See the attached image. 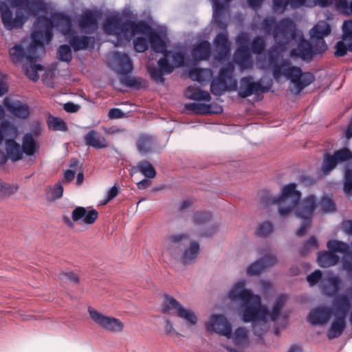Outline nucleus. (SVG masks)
Here are the masks:
<instances>
[{"mask_svg": "<svg viewBox=\"0 0 352 352\" xmlns=\"http://www.w3.org/2000/svg\"><path fill=\"white\" fill-rule=\"evenodd\" d=\"M295 183H289L285 185L280 195L273 196L267 190L261 192V204L263 207L271 204L278 205V212L280 217H287L293 209L299 204L301 192L296 189Z\"/></svg>", "mask_w": 352, "mask_h": 352, "instance_id": "20e7f679", "label": "nucleus"}, {"mask_svg": "<svg viewBox=\"0 0 352 352\" xmlns=\"http://www.w3.org/2000/svg\"><path fill=\"white\" fill-rule=\"evenodd\" d=\"M85 144L97 149L107 147V142L105 138H100L96 130H91L84 137Z\"/></svg>", "mask_w": 352, "mask_h": 352, "instance_id": "72a5a7b5", "label": "nucleus"}, {"mask_svg": "<svg viewBox=\"0 0 352 352\" xmlns=\"http://www.w3.org/2000/svg\"><path fill=\"white\" fill-rule=\"evenodd\" d=\"M21 148L23 154L27 156H32L36 153L38 147L32 133H26L23 135Z\"/></svg>", "mask_w": 352, "mask_h": 352, "instance_id": "c9c22d12", "label": "nucleus"}, {"mask_svg": "<svg viewBox=\"0 0 352 352\" xmlns=\"http://www.w3.org/2000/svg\"><path fill=\"white\" fill-rule=\"evenodd\" d=\"M234 67L232 63H228L222 66L218 76L214 78L210 82V91L216 96H222L230 87L234 89L236 87V82L234 80L232 73Z\"/></svg>", "mask_w": 352, "mask_h": 352, "instance_id": "9d476101", "label": "nucleus"}, {"mask_svg": "<svg viewBox=\"0 0 352 352\" xmlns=\"http://www.w3.org/2000/svg\"><path fill=\"white\" fill-rule=\"evenodd\" d=\"M120 82L122 85L130 87L139 89L142 86V78L124 74L120 76Z\"/></svg>", "mask_w": 352, "mask_h": 352, "instance_id": "49530a36", "label": "nucleus"}, {"mask_svg": "<svg viewBox=\"0 0 352 352\" xmlns=\"http://www.w3.org/2000/svg\"><path fill=\"white\" fill-rule=\"evenodd\" d=\"M161 33L162 35L159 32L151 30L148 37L152 50L155 52L164 54L168 51L166 50V44L162 38V36H165V34L162 32Z\"/></svg>", "mask_w": 352, "mask_h": 352, "instance_id": "2f4dec72", "label": "nucleus"}, {"mask_svg": "<svg viewBox=\"0 0 352 352\" xmlns=\"http://www.w3.org/2000/svg\"><path fill=\"white\" fill-rule=\"evenodd\" d=\"M287 300L286 294H280L276 298L272 306L271 311H268V316L271 321H276L280 316V311Z\"/></svg>", "mask_w": 352, "mask_h": 352, "instance_id": "ea45409f", "label": "nucleus"}, {"mask_svg": "<svg viewBox=\"0 0 352 352\" xmlns=\"http://www.w3.org/2000/svg\"><path fill=\"white\" fill-rule=\"evenodd\" d=\"M338 164L339 163L333 153L332 155L326 153L323 156L321 171L324 175H328L337 166Z\"/></svg>", "mask_w": 352, "mask_h": 352, "instance_id": "a19ab883", "label": "nucleus"}, {"mask_svg": "<svg viewBox=\"0 0 352 352\" xmlns=\"http://www.w3.org/2000/svg\"><path fill=\"white\" fill-rule=\"evenodd\" d=\"M194 222L197 225H202L210 221L211 214L208 212H197L193 214Z\"/></svg>", "mask_w": 352, "mask_h": 352, "instance_id": "69168bd1", "label": "nucleus"}, {"mask_svg": "<svg viewBox=\"0 0 352 352\" xmlns=\"http://www.w3.org/2000/svg\"><path fill=\"white\" fill-rule=\"evenodd\" d=\"M103 30L107 34L114 35L117 37L115 45H122L130 41L131 36L138 33H144L148 35L152 30L149 26L143 21L135 22L126 20L123 22L117 15L108 16L104 24Z\"/></svg>", "mask_w": 352, "mask_h": 352, "instance_id": "7ed1b4c3", "label": "nucleus"}, {"mask_svg": "<svg viewBox=\"0 0 352 352\" xmlns=\"http://www.w3.org/2000/svg\"><path fill=\"white\" fill-rule=\"evenodd\" d=\"M18 186L3 182L0 179V198H4L15 193Z\"/></svg>", "mask_w": 352, "mask_h": 352, "instance_id": "6e6d98bb", "label": "nucleus"}, {"mask_svg": "<svg viewBox=\"0 0 352 352\" xmlns=\"http://www.w3.org/2000/svg\"><path fill=\"white\" fill-rule=\"evenodd\" d=\"M0 130L1 131L3 137H8V139L14 140L18 134L17 128L8 122L1 123L0 125Z\"/></svg>", "mask_w": 352, "mask_h": 352, "instance_id": "864d4df0", "label": "nucleus"}, {"mask_svg": "<svg viewBox=\"0 0 352 352\" xmlns=\"http://www.w3.org/2000/svg\"><path fill=\"white\" fill-rule=\"evenodd\" d=\"M186 95L188 98L193 100L209 102L211 100V96L208 91L201 90L194 86L188 87Z\"/></svg>", "mask_w": 352, "mask_h": 352, "instance_id": "4c0bfd02", "label": "nucleus"}, {"mask_svg": "<svg viewBox=\"0 0 352 352\" xmlns=\"http://www.w3.org/2000/svg\"><path fill=\"white\" fill-rule=\"evenodd\" d=\"M88 313L91 319L98 326L107 331L119 333L123 329L124 324L118 318L104 316L91 307L88 308Z\"/></svg>", "mask_w": 352, "mask_h": 352, "instance_id": "4468645a", "label": "nucleus"}, {"mask_svg": "<svg viewBox=\"0 0 352 352\" xmlns=\"http://www.w3.org/2000/svg\"><path fill=\"white\" fill-rule=\"evenodd\" d=\"M45 43L43 35L34 29L30 39L23 38L9 50L12 62L15 65L23 63L25 75L33 81L38 79V72L43 70V66L36 63V59L38 57V50L43 47Z\"/></svg>", "mask_w": 352, "mask_h": 352, "instance_id": "f257e3e1", "label": "nucleus"}, {"mask_svg": "<svg viewBox=\"0 0 352 352\" xmlns=\"http://www.w3.org/2000/svg\"><path fill=\"white\" fill-rule=\"evenodd\" d=\"M342 34L341 37L352 41V20H347L342 25Z\"/></svg>", "mask_w": 352, "mask_h": 352, "instance_id": "338daca9", "label": "nucleus"}, {"mask_svg": "<svg viewBox=\"0 0 352 352\" xmlns=\"http://www.w3.org/2000/svg\"><path fill=\"white\" fill-rule=\"evenodd\" d=\"M8 157L13 162L21 160L23 157L21 146L14 140L6 139L5 142Z\"/></svg>", "mask_w": 352, "mask_h": 352, "instance_id": "473e14b6", "label": "nucleus"}, {"mask_svg": "<svg viewBox=\"0 0 352 352\" xmlns=\"http://www.w3.org/2000/svg\"><path fill=\"white\" fill-rule=\"evenodd\" d=\"M212 4V17L214 22L217 24L221 23V18L225 10L223 3L220 0H210ZM226 3H229L231 0H223Z\"/></svg>", "mask_w": 352, "mask_h": 352, "instance_id": "c03bdc74", "label": "nucleus"}, {"mask_svg": "<svg viewBox=\"0 0 352 352\" xmlns=\"http://www.w3.org/2000/svg\"><path fill=\"white\" fill-rule=\"evenodd\" d=\"M318 248L317 239L312 236L309 237L303 244L302 247L300 249L299 252L302 255H305L310 248L317 249Z\"/></svg>", "mask_w": 352, "mask_h": 352, "instance_id": "0e129e2a", "label": "nucleus"}, {"mask_svg": "<svg viewBox=\"0 0 352 352\" xmlns=\"http://www.w3.org/2000/svg\"><path fill=\"white\" fill-rule=\"evenodd\" d=\"M234 62L241 71L251 69L253 60L249 47H236Z\"/></svg>", "mask_w": 352, "mask_h": 352, "instance_id": "c85d7f7f", "label": "nucleus"}, {"mask_svg": "<svg viewBox=\"0 0 352 352\" xmlns=\"http://www.w3.org/2000/svg\"><path fill=\"white\" fill-rule=\"evenodd\" d=\"M335 7L344 14H352V1L348 2L347 0H335Z\"/></svg>", "mask_w": 352, "mask_h": 352, "instance_id": "e2e57ef3", "label": "nucleus"}, {"mask_svg": "<svg viewBox=\"0 0 352 352\" xmlns=\"http://www.w3.org/2000/svg\"><path fill=\"white\" fill-rule=\"evenodd\" d=\"M188 76L192 80L204 82L211 78L212 71L205 68H192L188 72Z\"/></svg>", "mask_w": 352, "mask_h": 352, "instance_id": "58836bf2", "label": "nucleus"}, {"mask_svg": "<svg viewBox=\"0 0 352 352\" xmlns=\"http://www.w3.org/2000/svg\"><path fill=\"white\" fill-rule=\"evenodd\" d=\"M255 314L253 315L252 320L244 321L245 322H251L252 324V330L254 334L261 338L268 329L267 316L268 309L263 305L255 308Z\"/></svg>", "mask_w": 352, "mask_h": 352, "instance_id": "6ab92c4d", "label": "nucleus"}, {"mask_svg": "<svg viewBox=\"0 0 352 352\" xmlns=\"http://www.w3.org/2000/svg\"><path fill=\"white\" fill-rule=\"evenodd\" d=\"M137 171L140 172L145 177L148 179L154 178L156 176V170L153 166L146 160H141L138 164Z\"/></svg>", "mask_w": 352, "mask_h": 352, "instance_id": "37998d69", "label": "nucleus"}, {"mask_svg": "<svg viewBox=\"0 0 352 352\" xmlns=\"http://www.w3.org/2000/svg\"><path fill=\"white\" fill-rule=\"evenodd\" d=\"M57 58L62 62L70 63L72 60V46L67 44L60 45L57 50Z\"/></svg>", "mask_w": 352, "mask_h": 352, "instance_id": "09e8293b", "label": "nucleus"}, {"mask_svg": "<svg viewBox=\"0 0 352 352\" xmlns=\"http://www.w3.org/2000/svg\"><path fill=\"white\" fill-rule=\"evenodd\" d=\"M199 252V244L196 241H190V246L180 254L179 258L181 263L184 265H190L194 263Z\"/></svg>", "mask_w": 352, "mask_h": 352, "instance_id": "7c9ffc66", "label": "nucleus"}, {"mask_svg": "<svg viewBox=\"0 0 352 352\" xmlns=\"http://www.w3.org/2000/svg\"><path fill=\"white\" fill-rule=\"evenodd\" d=\"M66 38L75 52L85 50H92L95 46L96 40L94 36H78L74 30Z\"/></svg>", "mask_w": 352, "mask_h": 352, "instance_id": "b1692460", "label": "nucleus"}, {"mask_svg": "<svg viewBox=\"0 0 352 352\" xmlns=\"http://www.w3.org/2000/svg\"><path fill=\"white\" fill-rule=\"evenodd\" d=\"M164 303L161 307L163 314H170L172 311H175L177 317L186 321L188 326L195 325L197 323V316L192 310L184 307L168 294H164Z\"/></svg>", "mask_w": 352, "mask_h": 352, "instance_id": "9b49d317", "label": "nucleus"}, {"mask_svg": "<svg viewBox=\"0 0 352 352\" xmlns=\"http://www.w3.org/2000/svg\"><path fill=\"white\" fill-rule=\"evenodd\" d=\"M231 338L236 345L243 346L248 343V331L242 327L236 329Z\"/></svg>", "mask_w": 352, "mask_h": 352, "instance_id": "de8ad7c7", "label": "nucleus"}, {"mask_svg": "<svg viewBox=\"0 0 352 352\" xmlns=\"http://www.w3.org/2000/svg\"><path fill=\"white\" fill-rule=\"evenodd\" d=\"M272 10L276 13H283L287 7L291 8V0H272Z\"/></svg>", "mask_w": 352, "mask_h": 352, "instance_id": "680f3d73", "label": "nucleus"}, {"mask_svg": "<svg viewBox=\"0 0 352 352\" xmlns=\"http://www.w3.org/2000/svg\"><path fill=\"white\" fill-rule=\"evenodd\" d=\"M205 327L207 331L225 336L228 338H231L232 336L231 325L222 314H212Z\"/></svg>", "mask_w": 352, "mask_h": 352, "instance_id": "f3484780", "label": "nucleus"}, {"mask_svg": "<svg viewBox=\"0 0 352 352\" xmlns=\"http://www.w3.org/2000/svg\"><path fill=\"white\" fill-rule=\"evenodd\" d=\"M6 107L13 116L19 118L25 119L30 113L28 106L19 101L9 103L6 104Z\"/></svg>", "mask_w": 352, "mask_h": 352, "instance_id": "e433bc0d", "label": "nucleus"}, {"mask_svg": "<svg viewBox=\"0 0 352 352\" xmlns=\"http://www.w3.org/2000/svg\"><path fill=\"white\" fill-rule=\"evenodd\" d=\"M265 43L261 36H255L251 41V50L256 54H262L265 51Z\"/></svg>", "mask_w": 352, "mask_h": 352, "instance_id": "4d7b16f0", "label": "nucleus"}, {"mask_svg": "<svg viewBox=\"0 0 352 352\" xmlns=\"http://www.w3.org/2000/svg\"><path fill=\"white\" fill-rule=\"evenodd\" d=\"M211 53L210 44L207 41L199 43L192 50V57L195 60H208Z\"/></svg>", "mask_w": 352, "mask_h": 352, "instance_id": "f704fd0d", "label": "nucleus"}, {"mask_svg": "<svg viewBox=\"0 0 352 352\" xmlns=\"http://www.w3.org/2000/svg\"><path fill=\"white\" fill-rule=\"evenodd\" d=\"M98 213L96 210H87L84 207H76L72 213L73 221H80L81 223L92 224L97 219Z\"/></svg>", "mask_w": 352, "mask_h": 352, "instance_id": "bb28decb", "label": "nucleus"}, {"mask_svg": "<svg viewBox=\"0 0 352 352\" xmlns=\"http://www.w3.org/2000/svg\"><path fill=\"white\" fill-rule=\"evenodd\" d=\"M58 278L61 281L63 282L69 281L74 283H77L78 282V276L72 272H62L59 274Z\"/></svg>", "mask_w": 352, "mask_h": 352, "instance_id": "774afa93", "label": "nucleus"}, {"mask_svg": "<svg viewBox=\"0 0 352 352\" xmlns=\"http://www.w3.org/2000/svg\"><path fill=\"white\" fill-rule=\"evenodd\" d=\"M156 144L155 137L147 134L140 135L136 142L138 151L142 155L152 153Z\"/></svg>", "mask_w": 352, "mask_h": 352, "instance_id": "c756f323", "label": "nucleus"}, {"mask_svg": "<svg viewBox=\"0 0 352 352\" xmlns=\"http://www.w3.org/2000/svg\"><path fill=\"white\" fill-rule=\"evenodd\" d=\"M54 27L59 28L65 37L74 31L71 17L64 13H55L52 18L44 15L38 16L34 23V28L41 32L46 44L53 38Z\"/></svg>", "mask_w": 352, "mask_h": 352, "instance_id": "423d86ee", "label": "nucleus"}, {"mask_svg": "<svg viewBox=\"0 0 352 352\" xmlns=\"http://www.w3.org/2000/svg\"><path fill=\"white\" fill-rule=\"evenodd\" d=\"M149 45V39L148 38H145L144 36H138L133 41V47L134 50L137 52H144L148 48Z\"/></svg>", "mask_w": 352, "mask_h": 352, "instance_id": "052dcab7", "label": "nucleus"}, {"mask_svg": "<svg viewBox=\"0 0 352 352\" xmlns=\"http://www.w3.org/2000/svg\"><path fill=\"white\" fill-rule=\"evenodd\" d=\"M335 56H344L348 52H352V41L341 37L335 45Z\"/></svg>", "mask_w": 352, "mask_h": 352, "instance_id": "79ce46f5", "label": "nucleus"}, {"mask_svg": "<svg viewBox=\"0 0 352 352\" xmlns=\"http://www.w3.org/2000/svg\"><path fill=\"white\" fill-rule=\"evenodd\" d=\"M47 122L49 129H52L53 131L63 132L68 131L67 126L65 121L58 117L50 116Z\"/></svg>", "mask_w": 352, "mask_h": 352, "instance_id": "a18cd8bd", "label": "nucleus"}, {"mask_svg": "<svg viewBox=\"0 0 352 352\" xmlns=\"http://www.w3.org/2000/svg\"><path fill=\"white\" fill-rule=\"evenodd\" d=\"M186 110H190L197 114L210 113V105L204 103L190 102L184 105Z\"/></svg>", "mask_w": 352, "mask_h": 352, "instance_id": "3c124183", "label": "nucleus"}, {"mask_svg": "<svg viewBox=\"0 0 352 352\" xmlns=\"http://www.w3.org/2000/svg\"><path fill=\"white\" fill-rule=\"evenodd\" d=\"M113 60L116 66V72L121 76L129 74L133 70V63L129 56L126 53L114 52Z\"/></svg>", "mask_w": 352, "mask_h": 352, "instance_id": "a878e982", "label": "nucleus"}, {"mask_svg": "<svg viewBox=\"0 0 352 352\" xmlns=\"http://www.w3.org/2000/svg\"><path fill=\"white\" fill-rule=\"evenodd\" d=\"M63 194V186L60 182H57L48 189L46 192V196L48 201H54L62 197Z\"/></svg>", "mask_w": 352, "mask_h": 352, "instance_id": "8fccbe9b", "label": "nucleus"}, {"mask_svg": "<svg viewBox=\"0 0 352 352\" xmlns=\"http://www.w3.org/2000/svg\"><path fill=\"white\" fill-rule=\"evenodd\" d=\"M272 34L277 46L282 51L285 50L290 42L297 37L295 23L288 17L282 19L274 26Z\"/></svg>", "mask_w": 352, "mask_h": 352, "instance_id": "1a4fd4ad", "label": "nucleus"}, {"mask_svg": "<svg viewBox=\"0 0 352 352\" xmlns=\"http://www.w3.org/2000/svg\"><path fill=\"white\" fill-rule=\"evenodd\" d=\"M169 58H171L172 65L174 66V68L184 67L186 62V54L182 51L170 52Z\"/></svg>", "mask_w": 352, "mask_h": 352, "instance_id": "5fc2aeb1", "label": "nucleus"}, {"mask_svg": "<svg viewBox=\"0 0 352 352\" xmlns=\"http://www.w3.org/2000/svg\"><path fill=\"white\" fill-rule=\"evenodd\" d=\"M333 311L324 305L312 309L308 316L307 321L312 325L324 326L328 323Z\"/></svg>", "mask_w": 352, "mask_h": 352, "instance_id": "5701e85b", "label": "nucleus"}, {"mask_svg": "<svg viewBox=\"0 0 352 352\" xmlns=\"http://www.w3.org/2000/svg\"><path fill=\"white\" fill-rule=\"evenodd\" d=\"M189 236L184 233L172 234L165 239L166 251L173 259H179L181 251L188 240Z\"/></svg>", "mask_w": 352, "mask_h": 352, "instance_id": "aec40b11", "label": "nucleus"}, {"mask_svg": "<svg viewBox=\"0 0 352 352\" xmlns=\"http://www.w3.org/2000/svg\"><path fill=\"white\" fill-rule=\"evenodd\" d=\"M78 28L85 34H91L97 28V19L96 14L90 10L82 13L78 20Z\"/></svg>", "mask_w": 352, "mask_h": 352, "instance_id": "cd10ccee", "label": "nucleus"}, {"mask_svg": "<svg viewBox=\"0 0 352 352\" xmlns=\"http://www.w3.org/2000/svg\"><path fill=\"white\" fill-rule=\"evenodd\" d=\"M278 55L271 50L268 52V63L272 66V75L278 80L284 76L294 85L292 92L295 94L300 93L306 87L311 85L315 80V76L311 72H302L297 66H292L287 60L278 63Z\"/></svg>", "mask_w": 352, "mask_h": 352, "instance_id": "f03ea898", "label": "nucleus"}, {"mask_svg": "<svg viewBox=\"0 0 352 352\" xmlns=\"http://www.w3.org/2000/svg\"><path fill=\"white\" fill-rule=\"evenodd\" d=\"M324 45L318 46L315 42L305 40L302 35L298 39L296 48L290 51L292 57L300 58L302 60L309 62L315 55L324 53Z\"/></svg>", "mask_w": 352, "mask_h": 352, "instance_id": "ddd939ff", "label": "nucleus"}, {"mask_svg": "<svg viewBox=\"0 0 352 352\" xmlns=\"http://www.w3.org/2000/svg\"><path fill=\"white\" fill-rule=\"evenodd\" d=\"M338 163H343L352 160V152L346 147H343L333 152Z\"/></svg>", "mask_w": 352, "mask_h": 352, "instance_id": "bf43d9fd", "label": "nucleus"}, {"mask_svg": "<svg viewBox=\"0 0 352 352\" xmlns=\"http://www.w3.org/2000/svg\"><path fill=\"white\" fill-rule=\"evenodd\" d=\"M316 204L317 200L314 195H309L300 202L296 212V216L303 221L296 232L298 236H302L306 233Z\"/></svg>", "mask_w": 352, "mask_h": 352, "instance_id": "f8f14e48", "label": "nucleus"}, {"mask_svg": "<svg viewBox=\"0 0 352 352\" xmlns=\"http://www.w3.org/2000/svg\"><path fill=\"white\" fill-rule=\"evenodd\" d=\"M331 32V25L324 21H320L310 30V39L318 46L323 45L324 50L326 51L328 47L324 41V37L329 35Z\"/></svg>", "mask_w": 352, "mask_h": 352, "instance_id": "4be33fe9", "label": "nucleus"}, {"mask_svg": "<svg viewBox=\"0 0 352 352\" xmlns=\"http://www.w3.org/2000/svg\"><path fill=\"white\" fill-rule=\"evenodd\" d=\"M0 16L4 28L8 30L22 28L25 18L21 12H17L13 17L12 12L5 3H0Z\"/></svg>", "mask_w": 352, "mask_h": 352, "instance_id": "dca6fc26", "label": "nucleus"}, {"mask_svg": "<svg viewBox=\"0 0 352 352\" xmlns=\"http://www.w3.org/2000/svg\"><path fill=\"white\" fill-rule=\"evenodd\" d=\"M228 296L232 301L241 302L243 321L252 320L253 315L256 311L255 308L261 305L260 297L253 294L250 289H245V280L244 279L239 280L234 284L229 290Z\"/></svg>", "mask_w": 352, "mask_h": 352, "instance_id": "0eeeda50", "label": "nucleus"}, {"mask_svg": "<svg viewBox=\"0 0 352 352\" xmlns=\"http://www.w3.org/2000/svg\"><path fill=\"white\" fill-rule=\"evenodd\" d=\"M170 52L163 54L164 56L157 60V66L148 68V73L151 78L157 83L164 82V76L171 74L174 71V66L169 63L168 58Z\"/></svg>", "mask_w": 352, "mask_h": 352, "instance_id": "a211bd4d", "label": "nucleus"}, {"mask_svg": "<svg viewBox=\"0 0 352 352\" xmlns=\"http://www.w3.org/2000/svg\"><path fill=\"white\" fill-rule=\"evenodd\" d=\"M214 44L217 52L216 58L219 60H227L230 52L228 33L226 32L217 34Z\"/></svg>", "mask_w": 352, "mask_h": 352, "instance_id": "393cba45", "label": "nucleus"}, {"mask_svg": "<svg viewBox=\"0 0 352 352\" xmlns=\"http://www.w3.org/2000/svg\"><path fill=\"white\" fill-rule=\"evenodd\" d=\"M269 250L267 248H259L257 252L260 254H263V256L257 259L251 263L247 268V274L251 276L258 275L262 273L265 269L272 266L276 261V256L273 254H268Z\"/></svg>", "mask_w": 352, "mask_h": 352, "instance_id": "2eb2a0df", "label": "nucleus"}, {"mask_svg": "<svg viewBox=\"0 0 352 352\" xmlns=\"http://www.w3.org/2000/svg\"><path fill=\"white\" fill-rule=\"evenodd\" d=\"M327 247L328 251L318 253V265L322 267L336 265L340 261V257L336 253H342L345 255L342 260V267L349 278L352 279V252L350 251L349 244L338 240H329Z\"/></svg>", "mask_w": 352, "mask_h": 352, "instance_id": "39448f33", "label": "nucleus"}, {"mask_svg": "<svg viewBox=\"0 0 352 352\" xmlns=\"http://www.w3.org/2000/svg\"><path fill=\"white\" fill-rule=\"evenodd\" d=\"M320 207L322 212H332L336 211V206L335 202L328 196H323L320 202Z\"/></svg>", "mask_w": 352, "mask_h": 352, "instance_id": "13d9d810", "label": "nucleus"}, {"mask_svg": "<svg viewBox=\"0 0 352 352\" xmlns=\"http://www.w3.org/2000/svg\"><path fill=\"white\" fill-rule=\"evenodd\" d=\"M350 308V300L346 294H340L334 298L333 313L334 318L327 333L329 340L338 338L344 331L346 319Z\"/></svg>", "mask_w": 352, "mask_h": 352, "instance_id": "6e6552de", "label": "nucleus"}, {"mask_svg": "<svg viewBox=\"0 0 352 352\" xmlns=\"http://www.w3.org/2000/svg\"><path fill=\"white\" fill-rule=\"evenodd\" d=\"M268 91V88L263 86L260 82H254L252 76H245L241 79L238 96L241 98H245L254 94L265 93Z\"/></svg>", "mask_w": 352, "mask_h": 352, "instance_id": "412c9836", "label": "nucleus"}, {"mask_svg": "<svg viewBox=\"0 0 352 352\" xmlns=\"http://www.w3.org/2000/svg\"><path fill=\"white\" fill-rule=\"evenodd\" d=\"M274 230L273 223L270 221H266L258 225L256 235L259 237H267Z\"/></svg>", "mask_w": 352, "mask_h": 352, "instance_id": "603ef678", "label": "nucleus"}]
</instances>
